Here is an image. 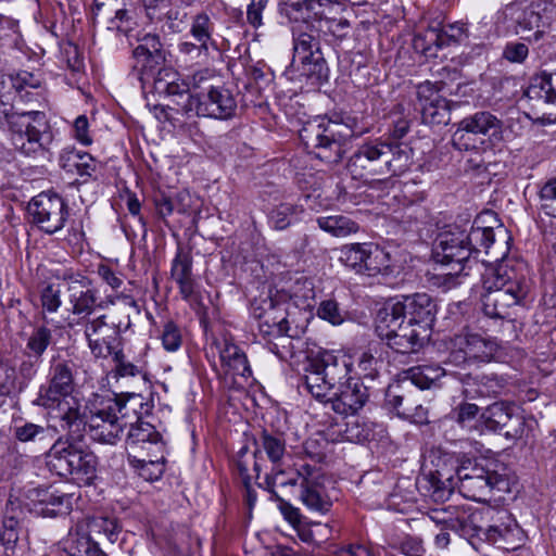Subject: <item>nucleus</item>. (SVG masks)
Wrapping results in <instances>:
<instances>
[{"instance_id": "nucleus-14", "label": "nucleus", "mask_w": 556, "mask_h": 556, "mask_svg": "<svg viewBox=\"0 0 556 556\" xmlns=\"http://www.w3.org/2000/svg\"><path fill=\"white\" fill-rule=\"evenodd\" d=\"M130 326L129 314L123 318L113 315H101L89 319L85 326V337L88 346L96 357L106 358L116 352L122 330Z\"/></svg>"}, {"instance_id": "nucleus-4", "label": "nucleus", "mask_w": 556, "mask_h": 556, "mask_svg": "<svg viewBox=\"0 0 556 556\" xmlns=\"http://www.w3.org/2000/svg\"><path fill=\"white\" fill-rule=\"evenodd\" d=\"M279 10L290 22L312 24L329 42L342 41L351 30L348 8L340 0H282Z\"/></svg>"}, {"instance_id": "nucleus-40", "label": "nucleus", "mask_w": 556, "mask_h": 556, "mask_svg": "<svg viewBox=\"0 0 556 556\" xmlns=\"http://www.w3.org/2000/svg\"><path fill=\"white\" fill-rule=\"evenodd\" d=\"M364 260L361 274L372 277L379 274L389 275L391 271L390 254L375 243H368Z\"/></svg>"}, {"instance_id": "nucleus-31", "label": "nucleus", "mask_w": 556, "mask_h": 556, "mask_svg": "<svg viewBox=\"0 0 556 556\" xmlns=\"http://www.w3.org/2000/svg\"><path fill=\"white\" fill-rule=\"evenodd\" d=\"M418 483L425 490V495L438 505H444L454 494L452 476L445 468H438L434 472L425 476Z\"/></svg>"}, {"instance_id": "nucleus-25", "label": "nucleus", "mask_w": 556, "mask_h": 556, "mask_svg": "<svg viewBox=\"0 0 556 556\" xmlns=\"http://www.w3.org/2000/svg\"><path fill=\"white\" fill-rule=\"evenodd\" d=\"M367 397L366 387L358 379L352 378L336 388L326 403L330 404L337 414L349 416L357 413L365 405Z\"/></svg>"}, {"instance_id": "nucleus-64", "label": "nucleus", "mask_w": 556, "mask_h": 556, "mask_svg": "<svg viewBox=\"0 0 556 556\" xmlns=\"http://www.w3.org/2000/svg\"><path fill=\"white\" fill-rule=\"evenodd\" d=\"M435 26H438V33L443 41V47L450 46L452 42H460L464 37H467L464 24L450 25L446 29H442L439 24Z\"/></svg>"}, {"instance_id": "nucleus-34", "label": "nucleus", "mask_w": 556, "mask_h": 556, "mask_svg": "<svg viewBox=\"0 0 556 556\" xmlns=\"http://www.w3.org/2000/svg\"><path fill=\"white\" fill-rule=\"evenodd\" d=\"M484 218H492L496 223V217L493 213L486 212L479 216L467 233L465 231V240L469 245L470 253L484 251L485 254L491 253L492 245L495 241V231L493 226H484Z\"/></svg>"}, {"instance_id": "nucleus-59", "label": "nucleus", "mask_w": 556, "mask_h": 556, "mask_svg": "<svg viewBox=\"0 0 556 556\" xmlns=\"http://www.w3.org/2000/svg\"><path fill=\"white\" fill-rule=\"evenodd\" d=\"M162 22L163 31L169 34L181 33L187 27V13L178 9H169Z\"/></svg>"}, {"instance_id": "nucleus-37", "label": "nucleus", "mask_w": 556, "mask_h": 556, "mask_svg": "<svg viewBox=\"0 0 556 556\" xmlns=\"http://www.w3.org/2000/svg\"><path fill=\"white\" fill-rule=\"evenodd\" d=\"M59 164L67 173H76L80 177H91L97 170V161L89 153L75 149L64 150Z\"/></svg>"}, {"instance_id": "nucleus-22", "label": "nucleus", "mask_w": 556, "mask_h": 556, "mask_svg": "<svg viewBox=\"0 0 556 556\" xmlns=\"http://www.w3.org/2000/svg\"><path fill=\"white\" fill-rule=\"evenodd\" d=\"M384 307L431 333L437 305L427 293L404 295L402 301L389 303Z\"/></svg>"}, {"instance_id": "nucleus-23", "label": "nucleus", "mask_w": 556, "mask_h": 556, "mask_svg": "<svg viewBox=\"0 0 556 556\" xmlns=\"http://www.w3.org/2000/svg\"><path fill=\"white\" fill-rule=\"evenodd\" d=\"M525 96L533 109L542 111L548 121L556 122V70L534 75Z\"/></svg>"}, {"instance_id": "nucleus-6", "label": "nucleus", "mask_w": 556, "mask_h": 556, "mask_svg": "<svg viewBox=\"0 0 556 556\" xmlns=\"http://www.w3.org/2000/svg\"><path fill=\"white\" fill-rule=\"evenodd\" d=\"M363 134L353 118L344 122L326 118L306 123L300 130V139L305 148L327 162L338 163L346 152L348 146L354 137Z\"/></svg>"}, {"instance_id": "nucleus-33", "label": "nucleus", "mask_w": 556, "mask_h": 556, "mask_svg": "<svg viewBox=\"0 0 556 556\" xmlns=\"http://www.w3.org/2000/svg\"><path fill=\"white\" fill-rule=\"evenodd\" d=\"M110 402L118 405V418L127 426L132 418L137 421L141 420L142 416L149 415L153 408V404L147 401L140 393L127 392L116 394Z\"/></svg>"}, {"instance_id": "nucleus-44", "label": "nucleus", "mask_w": 556, "mask_h": 556, "mask_svg": "<svg viewBox=\"0 0 556 556\" xmlns=\"http://www.w3.org/2000/svg\"><path fill=\"white\" fill-rule=\"evenodd\" d=\"M455 103L445 98L437 100L434 103L422 105L421 118L425 124L432 126H445L451 122V111Z\"/></svg>"}, {"instance_id": "nucleus-26", "label": "nucleus", "mask_w": 556, "mask_h": 556, "mask_svg": "<svg viewBox=\"0 0 556 556\" xmlns=\"http://www.w3.org/2000/svg\"><path fill=\"white\" fill-rule=\"evenodd\" d=\"M312 367L318 368L326 380L331 382V388L334 390L343 384L345 380L352 379L350 376L351 366L342 357H338L329 351H318L315 355L311 356Z\"/></svg>"}, {"instance_id": "nucleus-8", "label": "nucleus", "mask_w": 556, "mask_h": 556, "mask_svg": "<svg viewBox=\"0 0 556 556\" xmlns=\"http://www.w3.org/2000/svg\"><path fill=\"white\" fill-rule=\"evenodd\" d=\"M48 465L59 476L89 485L97 477L98 457L81 440L68 437L52 444Z\"/></svg>"}, {"instance_id": "nucleus-29", "label": "nucleus", "mask_w": 556, "mask_h": 556, "mask_svg": "<svg viewBox=\"0 0 556 556\" xmlns=\"http://www.w3.org/2000/svg\"><path fill=\"white\" fill-rule=\"evenodd\" d=\"M59 552L60 556H108L101 551L98 543L84 532L81 526L71 530L59 543Z\"/></svg>"}, {"instance_id": "nucleus-1", "label": "nucleus", "mask_w": 556, "mask_h": 556, "mask_svg": "<svg viewBox=\"0 0 556 556\" xmlns=\"http://www.w3.org/2000/svg\"><path fill=\"white\" fill-rule=\"evenodd\" d=\"M531 281L521 265L502 263L482 277L481 308L485 316L507 319L529 303Z\"/></svg>"}, {"instance_id": "nucleus-39", "label": "nucleus", "mask_w": 556, "mask_h": 556, "mask_svg": "<svg viewBox=\"0 0 556 556\" xmlns=\"http://www.w3.org/2000/svg\"><path fill=\"white\" fill-rule=\"evenodd\" d=\"M10 77L14 85L16 98L23 102L37 100L39 92H34L33 90H38L42 87V79L39 75L27 71H21L14 75H10Z\"/></svg>"}, {"instance_id": "nucleus-3", "label": "nucleus", "mask_w": 556, "mask_h": 556, "mask_svg": "<svg viewBox=\"0 0 556 556\" xmlns=\"http://www.w3.org/2000/svg\"><path fill=\"white\" fill-rule=\"evenodd\" d=\"M16 99L10 75L0 74V113L10 126L14 148L26 156L42 154L52 142V134L43 112H12Z\"/></svg>"}, {"instance_id": "nucleus-43", "label": "nucleus", "mask_w": 556, "mask_h": 556, "mask_svg": "<svg viewBox=\"0 0 556 556\" xmlns=\"http://www.w3.org/2000/svg\"><path fill=\"white\" fill-rule=\"evenodd\" d=\"M442 42L438 33V26L433 25L415 34L413 48L426 58H435L439 49L443 48Z\"/></svg>"}, {"instance_id": "nucleus-56", "label": "nucleus", "mask_w": 556, "mask_h": 556, "mask_svg": "<svg viewBox=\"0 0 556 556\" xmlns=\"http://www.w3.org/2000/svg\"><path fill=\"white\" fill-rule=\"evenodd\" d=\"M52 333L47 327H39L28 338L26 348L37 358L41 357L51 343Z\"/></svg>"}, {"instance_id": "nucleus-19", "label": "nucleus", "mask_w": 556, "mask_h": 556, "mask_svg": "<svg viewBox=\"0 0 556 556\" xmlns=\"http://www.w3.org/2000/svg\"><path fill=\"white\" fill-rule=\"evenodd\" d=\"M31 223L48 235L60 231L68 217L65 201L59 194L43 191L34 197L27 206Z\"/></svg>"}, {"instance_id": "nucleus-24", "label": "nucleus", "mask_w": 556, "mask_h": 556, "mask_svg": "<svg viewBox=\"0 0 556 556\" xmlns=\"http://www.w3.org/2000/svg\"><path fill=\"white\" fill-rule=\"evenodd\" d=\"M429 518L437 525L450 529L460 536H469L476 532V515L471 507L459 504L441 505L430 508Z\"/></svg>"}, {"instance_id": "nucleus-48", "label": "nucleus", "mask_w": 556, "mask_h": 556, "mask_svg": "<svg viewBox=\"0 0 556 556\" xmlns=\"http://www.w3.org/2000/svg\"><path fill=\"white\" fill-rule=\"evenodd\" d=\"M513 416L511 408L504 403L490 405L482 415L486 428L492 431H502L509 427Z\"/></svg>"}, {"instance_id": "nucleus-42", "label": "nucleus", "mask_w": 556, "mask_h": 556, "mask_svg": "<svg viewBox=\"0 0 556 556\" xmlns=\"http://www.w3.org/2000/svg\"><path fill=\"white\" fill-rule=\"evenodd\" d=\"M113 362L115 363V372L119 377H139L143 389L149 390L151 382L148 378L146 369V362L138 361L136 364L126 359V356L122 350H117L112 355Z\"/></svg>"}, {"instance_id": "nucleus-52", "label": "nucleus", "mask_w": 556, "mask_h": 556, "mask_svg": "<svg viewBox=\"0 0 556 556\" xmlns=\"http://www.w3.org/2000/svg\"><path fill=\"white\" fill-rule=\"evenodd\" d=\"M14 437L23 443L50 442L53 439V430L33 422H25L14 428Z\"/></svg>"}, {"instance_id": "nucleus-12", "label": "nucleus", "mask_w": 556, "mask_h": 556, "mask_svg": "<svg viewBox=\"0 0 556 556\" xmlns=\"http://www.w3.org/2000/svg\"><path fill=\"white\" fill-rule=\"evenodd\" d=\"M134 70L138 73L141 81L154 83L157 92H166L165 85L172 81H165L162 75H168L170 70L165 67L166 52L160 41L159 36L146 34L139 39V45L132 52Z\"/></svg>"}, {"instance_id": "nucleus-16", "label": "nucleus", "mask_w": 556, "mask_h": 556, "mask_svg": "<svg viewBox=\"0 0 556 556\" xmlns=\"http://www.w3.org/2000/svg\"><path fill=\"white\" fill-rule=\"evenodd\" d=\"M498 350L495 339L476 333L460 332L451 340L448 363L456 366L491 362Z\"/></svg>"}, {"instance_id": "nucleus-35", "label": "nucleus", "mask_w": 556, "mask_h": 556, "mask_svg": "<svg viewBox=\"0 0 556 556\" xmlns=\"http://www.w3.org/2000/svg\"><path fill=\"white\" fill-rule=\"evenodd\" d=\"M68 293L74 315L89 316L97 307H102V303L98 301L97 291L90 283L73 281L68 287Z\"/></svg>"}, {"instance_id": "nucleus-9", "label": "nucleus", "mask_w": 556, "mask_h": 556, "mask_svg": "<svg viewBox=\"0 0 556 556\" xmlns=\"http://www.w3.org/2000/svg\"><path fill=\"white\" fill-rule=\"evenodd\" d=\"M376 332L390 349L402 354L416 353L431 334L386 307L378 312Z\"/></svg>"}, {"instance_id": "nucleus-18", "label": "nucleus", "mask_w": 556, "mask_h": 556, "mask_svg": "<svg viewBox=\"0 0 556 556\" xmlns=\"http://www.w3.org/2000/svg\"><path fill=\"white\" fill-rule=\"evenodd\" d=\"M75 363L70 359H53L47 382L41 384L33 404L36 406H58L60 400L72 397L75 388Z\"/></svg>"}, {"instance_id": "nucleus-17", "label": "nucleus", "mask_w": 556, "mask_h": 556, "mask_svg": "<svg viewBox=\"0 0 556 556\" xmlns=\"http://www.w3.org/2000/svg\"><path fill=\"white\" fill-rule=\"evenodd\" d=\"M321 473L316 466L302 464L295 468L292 477L281 480L280 486L299 485L300 500L307 509L320 514L330 510L332 503L321 485Z\"/></svg>"}, {"instance_id": "nucleus-11", "label": "nucleus", "mask_w": 556, "mask_h": 556, "mask_svg": "<svg viewBox=\"0 0 556 556\" xmlns=\"http://www.w3.org/2000/svg\"><path fill=\"white\" fill-rule=\"evenodd\" d=\"M503 130V122L488 111H478L464 117L456 124L452 135V146L458 151H472L481 149L484 137L498 139Z\"/></svg>"}, {"instance_id": "nucleus-36", "label": "nucleus", "mask_w": 556, "mask_h": 556, "mask_svg": "<svg viewBox=\"0 0 556 556\" xmlns=\"http://www.w3.org/2000/svg\"><path fill=\"white\" fill-rule=\"evenodd\" d=\"M219 357L224 367L233 376L248 378L252 375L247 355L235 343L224 339L217 343Z\"/></svg>"}, {"instance_id": "nucleus-28", "label": "nucleus", "mask_w": 556, "mask_h": 556, "mask_svg": "<svg viewBox=\"0 0 556 556\" xmlns=\"http://www.w3.org/2000/svg\"><path fill=\"white\" fill-rule=\"evenodd\" d=\"M60 419L61 428L71 434H78L87 426V420L81 412L80 404L72 396L66 400H60L56 406H40Z\"/></svg>"}, {"instance_id": "nucleus-63", "label": "nucleus", "mask_w": 556, "mask_h": 556, "mask_svg": "<svg viewBox=\"0 0 556 556\" xmlns=\"http://www.w3.org/2000/svg\"><path fill=\"white\" fill-rule=\"evenodd\" d=\"M162 344L169 352L177 351L181 345V334L178 327L169 321L164 326L162 332Z\"/></svg>"}, {"instance_id": "nucleus-47", "label": "nucleus", "mask_w": 556, "mask_h": 556, "mask_svg": "<svg viewBox=\"0 0 556 556\" xmlns=\"http://www.w3.org/2000/svg\"><path fill=\"white\" fill-rule=\"evenodd\" d=\"M301 76L306 77L312 85L320 84L328 79L329 68L323 54H316L308 60H300Z\"/></svg>"}, {"instance_id": "nucleus-10", "label": "nucleus", "mask_w": 556, "mask_h": 556, "mask_svg": "<svg viewBox=\"0 0 556 556\" xmlns=\"http://www.w3.org/2000/svg\"><path fill=\"white\" fill-rule=\"evenodd\" d=\"M556 11L553 0H517L496 13V22L514 26L517 34L535 30V39L542 35L541 24L549 22Z\"/></svg>"}, {"instance_id": "nucleus-7", "label": "nucleus", "mask_w": 556, "mask_h": 556, "mask_svg": "<svg viewBox=\"0 0 556 556\" xmlns=\"http://www.w3.org/2000/svg\"><path fill=\"white\" fill-rule=\"evenodd\" d=\"M166 92L173 97L176 108L187 116H202L217 119L231 118L237 110V101L231 91L224 86L202 88L200 92H191L185 83L165 85Z\"/></svg>"}, {"instance_id": "nucleus-30", "label": "nucleus", "mask_w": 556, "mask_h": 556, "mask_svg": "<svg viewBox=\"0 0 556 556\" xmlns=\"http://www.w3.org/2000/svg\"><path fill=\"white\" fill-rule=\"evenodd\" d=\"M462 394L465 399L491 397L501 393L504 388L502 379L496 375H464L460 378Z\"/></svg>"}, {"instance_id": "nucleus-49", "label": "nucleus", "mask_w": 556, "mask_h": 556, "mask_svg": "<svg viewBox=\"0 0 556 556\" xmlns=\"http://www.w3.org/2000/svg\"><path fill=\"white\" fill-rule=\"evenodd\" d=\"M129 464L136 468L139 476L147 481L159 480L164 472L163 456L157 459L139 457L137 454H129Z\"/></svg>"}, {"instance_id": "nucleus-41", "label": "nucleus", "mask_w": 556, "mask_h": 556, "mask_svg": "<svg viewBox=\"0 0 556 556\" xmlns=\"http://www.w3.org/2000/svg\"><path fill=\"white\" fill-rule=\"evenodd\" d=\"M302 388L312 394L313 397L319 401H327L330 392L333 391L331 382H328L318 368L312 367V358H308V364L305 367V375L303 377Z\"/></svg>"}, {"instance_id": "nucleus-15", "label": "nucleus", "mask_w": 556, "mask_h": 556, "mask_svg": "<svg viewBox=\"0 0 556 556\" xmlns=\"http://www.w3.org/2000/svg\"><path fill=\"white\" fill-rule=\"evenodd\" d=\"M255 450L253 453V470L255 478H258L261 465L256 460L262 454H265L271 464L270 472L266 475L265 481L268 488H274L289 472L287 460L290 454L287 451L286 439L282 433H274L263 430L257 438L254 439Z\"/></svg>"}, {"instance_id": "nucleus-45", "label": "nucleus", "mask_w": 556, "mask_h": 556, "mask_svg": "<svg viewBox=\"0 0 556 556\" xmlns=\"http://www.w3.org/2000/svg\"><path fill=\"white\" fill-rule=\"evenodd\" d=\"M215 25L207 13L201 12L192 17L190 24V35L197 41L207 48L217 49L216 41L213 38Z\"/></svg>"}, {"instance_id": "nucleus-5", "label": "nucleus", "mask_w": 556, "mask_h": 556, "mask_svg": "<svg viewBox=\"0 0 556 556\" xmlns=\"http://www.w3.org/2000/svg\"><path fill=\"white\" fill-rule=\"evenodd\" d=\"M444 466L451 464V470H455L459 483V492L466 498L476 502H485L493 491L504 492L509 489V481L504 465L493 462H477L470 458L464 459L459 465L451 454L439 456Z\"/></svg>"}, {"instance_id": "nucleus-54", "label": "nucleus", "mask_w": 556, "mask_h": 556, "mask_svg": "<svg viewBox=\"0 0 556 556\" xmlns=\"http://www.w3.org/2000/svg\"><path fill=\"white\" fill-rule=\"evenodd\" d=\"M299 207L290 203H281L269 215V220L275 229H286L299 213Z\"/></svg>"}, {"instance_id": "nucleus-21", "label": "nucleus", "mask_w": 556, "mask_h": 556, "mask_svg": "<svg viewBox=\"0 0 556 556\" xmlns=\"http://www.w3.org/2000/svg\"><path fill=\"white\" fill-rule=\"evenodd\" d=\"M118 405L108 399L101 407L92 410L87 419L88 432L93 441L104 444H115L119 440L123 428L126 426L118 418Z\"/></svg>"}, {"instance_id": "nucleus-20", "label": "nucleus", "mask_w": 556, "mask_h": 556, "mask_svg": "<svg viewBox=\"0 0 556 556\" xmlns=\"http://www.w3.org/2000/svg\"><path fill=\"white\" fill-rule=\"evenodd\" d=\"M434 254L438 262L452 267L444 275H462L466 264L470 263L471 256L469 245L465 240V230L455 228L441 232L437 239Z\"/></svg>"}, {"instance_id": "nucleus-55", "label": "nucleus", "mask_w": 556, "mask_h": 556, "mask_svg": "<svg viewBox=\"0 0 556 556\" xmlns=\"http://www.w3.org/2000/svg\"><path fill=\"white\" fill-rule=\"evenodd\" d=\"M86 526L90 532H103L110 541L114 542L116 540L118 526L115 519L103 516H92L86 518Z\"/></svg>"}, {"instance_id": "nucleus-32", "label": "nucleus", "mask_w": 556, "mask_h": 556, "mask_svg": "<svg viewBox=\"0 0 556 556\" xmlns=\"http://www.w3.org/2000/svg\"><path fill=\"white\" fill-rule=\"evenodd\" d=\"M172 278L178 285L184 300L190 301L195 294L197 283L192 276V257L188 252L178 249L172 263Z\"/></svg>"}, {"instance_id": "nucleus-60", "label": "nucleus", "mask_w": 556, "mask_h": 556, "mask_svg": "<svg viewBox=\"0 0 556 556\" xmlns=\"http://www.w3.org/2000/svg\"><path fill=\"white\" fill-rule=\"evenodd\" d=\"M479 406L473 403L462 402L453 410V419L462 427H471L479 414Z\"/></svg>"}, {"instance_id": "nucleus-38", "label": "nucleus", "mask_w": 556, "mask_h": 556, "mask_svg": "<svg viewBox=\"0 0 556 556\" xmlns=\"http://www.w3.org/2000/svg\"><path fill=\"white\" fill-rule=\"evenodd\" d=\"M498 515L500 517L497 521L501 522H495L488 528V540L494 544L506 543L514 545L516 539H519L520 529L511 516L506 511H502ZM511 548H515V546H511Z\"/></svg>"}, {"instance_id": "nucleus-57", "label": "nucleus", "mask_w": 556, "mask_h": 556, "mask_svg": "<svg viewBox=\"0 0 556 556\" xmlns=\"http://www.w3.org/2000/svg\"><path fill=\"white\" fill-rule=\"evenodd\" d=\"M248 450L247 447H242L239 453L236 460V466L238 468V471L242 478V482L245 486V496H247V503L249 507L251 508L254 503L256 502V493L251 489V481L253 477L249 473V465L248 462L244 459L247 456Z\"/></svg>"}, {"instance_id": "nucleus-50", "label": "nucleus", "mask_w": 556, "mask_h": 556, "mask_svg": "<svg viewBox=\"0 0 556 556\" xmlns=\"http://www.w3.org/2000/svg\"><path fill=\"white\" fill-rule=\"evenodd\" d=\"M293 60H308L316 54H323L318 37L312 33L302 31L293 39Z\"/></svg>"}, {"instance_id": "nucleus-2", "label": "nucleus", "mask_w": 556, "mask_h": 556, "mask_svg": "<svg viewBox=\"0 0 556 556\" xmlns=\"http://www.w3.org/2000/svg\"><path fill=\"white\" fill-rule=\"evenodd\" d=\"M413 165V150L406 144L382 140H365L348 162V169L354 179L365 182L401 176Z\"/></svg>"}, {"instance_id": "nucleus-27", "label": "nucleus", "mask_w": 556, "mask_h": 556, "mask_svg": "<svg viewBox=\"0 0 556 556\" xmlns=\"http://www.w3.org/2000/svg\"><path fill=\"white\" fill-rule=\"evenodd\" d=\"M161 434L155 427L142 420L130 422V428L126 437V448L129 454H137L139 450H156L162 451Z\"/></svg>"}, {"instance_id": "nucleus-46", "label": "nucleus", "mask_w": 556, "mask_h": 556, "mask_svg": "<svg viewBox=\"0 0 556 556\" xmlns=\"http://www.w3.org/2000/svg\"><path fill=\"white\" fill-rule=\"evenodd\" d=\"M317 224L334 237H346L359 230L356 222L343 215L321 216L317 218Z\"/></svg>"}, {"instance_id": "nucleus-53", "label": "nucleus", "mask_w": 556, "mask_h": 556, "mask_svg": "<svg viewBox=\"0 0 556 556\" xmlns=\"http://www.w3.org/2000/svg\"><path fill=\"white\" fill-rule=\"evenodd\" d=\"M368 243H352L342 247L340 260L357 274L362 273Z\"/></svg>"}, {"instance_id": "nucleus-13", "label": "nucleus", "mask_w": 556, "mask_h": 556, "mask_svg": "<svg viewBox=\"0 0 556 556\" xmlns=\"http://www.w3.org/2000/svg\"><path fill=\"white\" fill-rule=\"evenodd\" d=\"M314 289L309 280L303 282L296 281L290 293L285 291L269 290L265 296L254 299L251 303V314L257 320V324H289L287 318V308L285 302L293 300L295 305H300V300L313 299Z\"/></svg>"}, {"instance_id": "nucleus-62", "label": "nucleus", "mask_w": 556, "mask_h": 556, "mask_svg": "<svg viewBox=\"0 0 556 556\" xmlns=\"http://www.w3.org/2000/svg\"><path fill=\"white\" fill-rule=\"evenodd\" d=\"M442 83H431L425 81L420 84L417 88V98L420 103V108L422 109L424 104L434 103L437 100L443 99V97L439 93L441 90Z\"/></svg>"}, {"instance_id": "nucleus-61", "label": "nucleus", "mask_w": 556, "mask_h": 556, "mask_svg": "<svg viewBox=\"0 0 556 556\" xmlns=\"http://www.w3.org/2000/svg\"><path fill=\"white\" fill-rule=\"evenodd\" d=\"M266 344L268 350L280 359H285L287 356L292 355V336L289 334V331H282V333H279L275 339L268 341Z\"/></svg>"}, {"instance_id": "nucleus-58", "label": "nucleus", "mask_w": 556, "mask_h": 556, "mask_svg": "<svg viewBox=\"0 0 556 556\" xmlns=\"http://www.w3.org/2000/svg\"><path fill=\"white\" fill-rule=\"evenodd\" d=\"M317 316L333 326H339L345 320V314L340 309L334 300H324L317 308Z\"/></svg>"}, {"instance_id": "nucleus-51", "label": "nucleus", "mask_w": 556, "mask_h": 556, "mask_svg": "<svg viewBox=\"0 0 556 556\" xmlns=\"http://www.w3.org/2000/svg\"><path fill=\"white\" fill-rule=\"evenodd\" d=\"M444 371L440 367L418 366L407 371V379L420 390L430 389L437 384V381Z\"/></svg>"}]
</instances>
